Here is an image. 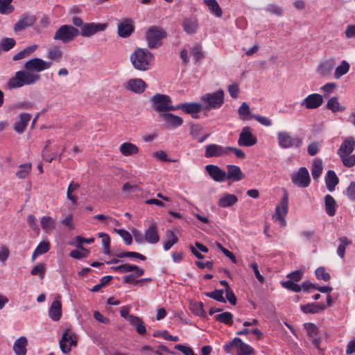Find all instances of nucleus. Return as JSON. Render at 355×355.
<instances>
[{
	"mask_svg": "<svg viewBox=\"0 0 355 355\" xmlns=\"http://www.w3.org/2000/svg\"><path fill=\"white\" fill-rule=\"evenodd\" d=\"M52 64V61L39 58L28 60L24 64V69L17 71L15 76L9 79L6 87L13 89L35 84L41 78L39 73L49 69Z\"/></svg>",
	"mask_w": 355,
	"mask_h": 355,
	"instance_id": "obj_1",
	"label": "nucleus"
},
{
	"mask_svg": "<svg viewBox=\"0 0 355 355\" xmlns=\"http://www.w3.org/2000/svg\"><path fill=\"white\" fill-rule=\"evenodd\" d=\"M155 56L147 49L137 48L130 55L133 67L139 71H148L151 68Z\"/></svg>",
	"mask_w": 355,
	"mask_h": 355,
	"instance_id": "obj_2",
	"label": "nucleus"
},
{
	"mask_svg": "<svg viewBox=\"0 0 355 355\" xmlns=\"http://www.w3.org/2000/svg\"><path fill=\"white\" fill-rule=\"evenodd\" d=\"M355 138L347 137L345 138L338 149L337 154L345 167H352L355 165Z\"/></svg>",
	"mask_w": 355,
	"mask_h": 355,
	"instance_id": "obj_3",
	"label": "nucleus"
},
{
	"mask_svg": "<svg viewBox=\"0 0 355 355\" xmlns=\"http://www.w3.org/2000/svg\"><path fill=\"white\" fill-rule=\"evenodd\" d=\"M278 146L281 149L299 150L303 146V139L286 130H279L276 133Z\"/></svg>",
	"mask_w": 355,
	"mask_h": 355,
	"instance_id": "obj_4",
	"label": "nucleus"
},
{
	"mask_svg": "<svg viewBox=\"0 0 355 355\" xmlns=\"http://www.w3.org/2000/svg\"><path fill=\"white\" fill-rule=\"evenodd\" d=\"M225 92L223 89H218L213 93H207L200 96L202 107L206 110H216L224 103Z\"/></svg>",
	"mask_w": 355,
	"mask_h": 355,
	"instance_id": "obj_5",
	"label": "nucleus"
},
{
	"mask_svg": "<svg viewBox=\"0 0 355 355\" xmlns=\"http://www.w3.org/2000/svg\"><path fill=\"white\" fill-rule=\"evenodd\" d=\"M150 102L154 110L159 114L176 110L175 106L172 105L171 97L166 94H156L150 98Z\"/></svg>",
	"mask_w": 355,
	"mask_h": 355,
	"instance_id": "obj_6",
	"label": "nucleus"
},
{
	"mask_svg": "<svg viewBox=\"0 0 355 355\" xmlns=\"http://www.w3.org/2000/svg\"><path fill=\"white\" fill-rule=\"evenodd\" d=\"M166 32L156 26L149 27L146 33V40L150 49H155L162 44V40L166 37Z\"/></svg>",
	"mask_w": 355,
	"mask_h": 355,
	"instance_id": "obj_7",
	"label": "nucleus"
},
{
	"mask_svg": "<svg viewBox=\"0 0 355 355\" xmlns=\"http://www.w3.org/2000/svg\"><path fill=\"white\" fill-rule=\"evenodd\" d=\"M79 35V30L71 25H62L55 32L53 39L66 44Z\"/></svg>",
	"mask_w": 355,
	"mask_h": 355,
	"instance_id": "obj_8",
	"label": "nucleus"
},
{
	"mask_svg": "<svg viewBox=\"0 0 355 355\" xmlns=\"http://www.w3.org/2000/svg\"><path fill=\"white\" fill-rule=\"evenodd\" d=\"M233 348L237 349L236 355H250L254 354V349L248 344L242 341L240 338H234L231 342L223 346L225 352L230 353Z\"/></svg>",
	"mask_w": 355,
	"mask_h": 355,
	"instance_id": "obj_9",
	"label": "nucleus"
},
{
	"mask_svg": "<svg viewBox=\"0 0 355 355\" xmlns=\"http://www.w3.org/2000/svg\"><path fill=\"white\" fill-rule=\"evenodd\" d=\"M288 212V196L286 192H284L283 197L281 199L280 202L276 206L275 209V214L272 216V218L277 221L280 226L285 227L286 225V221L285 217Z\"/></svg>",
	"mask_w": 355,
	"mask_h": 355,
	"instance_id": "obj_10",
	"label": "nucleus"
},
{
	"mask_svg": "<svg viewBox=\"0 0 355 355\" xmlns=\"http://www.w3.org/2000/svg\"><path fill=\"white\" fill-rule=\"evenodd\" d=\"M292 183L301 188H306L311 182V178L308 169L304 167H300L297 171L294 172L291 177Z\"/></svg>",
	"mask_w": 355,
	"mask_h": 355,
	"instance_id": "obj_11",
	"label": "nucleus"
},
{
	"mask_svg": "<svg viewBox=\"0 0 355 355\" xmlns=\"http://www.w3.org/2000/svg\"><path fill=\"white\" fill-rule=\"evenodd\" d=\"M77 344V336L75 333L66 329L62 334V338L59 342L61 351L67 354L71 351V347Z\"/></svg>",
	"mask_w": 355,
	"mask_h": 355,
	"instance_id": "obj_12",
	"label": "nucleus"
},
{
	"mask_svg": "<svg viewBox=\"0 0 355 355\" xmlns=\"http://www.w3.org/2000/svg\"><path fill=\"white\" fill-rule=\"evenodd\" d=\"M107 27L105 23H85L79 30V35L85 37H90L98 32L104 31Z\"/></svg>",
	"mask_w": 355,
	"mask_h": 355,
	"instance_id": "obj_13",
	"label": "nucleus"
},
{
	"mask_svg": "<svg viewBox=\"0 0 355 355\" xmlns=\"http://www.w3.org/2000/svg\"><path fill=\"white\" fill-rule=\"evenodd\" d=\"M237 142L239 146L250 147L257 144V139L251 132L250 128L245 126L242 128Z\"/></svg>",
	"mask_w": 355,
	"mask_h": 355,
	"instance_id": "obj_14",
	"label": "nucleus"
},
{
	"mask_svg": "<svg viewBox=\"0 0 355 355\" xmlns=\"http://www.w3.org/2000/svg\"><path fill=\"white\" fill-rule=\"evenodd\" d=\"M227 146H223L216 144H208L205 147V157L206 158L223 157L227 156Z\"/></svg>",
	"mask_w": 355,
	"mask_h": 355,
	"instance_id": "obj_15",
	"label": "nucleus"
},
{
	"mask_svg": "<svg viewBox=\"0 0 355 355\" xmlns=\"http://www.w3.org/2000/svg\"><path fill=\"white\" fill-rule=\"evenodd\" d=\"M175 108L176 110H181L185 114H191L193 119H198V114L203 109L202 105L197 102L180 103Z\"/></svg>",
	"mask_w": 355,
	"mask_h": 355,
	"instance_id": "obj_16",
	"label": "nucleus"
},
{
	"mask_svg": "<svg viewBox=\"0 0 355 355\" xmlns=\"http://www.w3.org/2000/svg\"><path fill=\"white\" fill-rule=\"evenodd\" d=\"M304 327L306 330L309 337L311 339L312 344L317 349H320L322 338L319 336V328L315 324L306 322Z\"/></svg>",
	"mask_w": 355,
	"mask_h": 355,
	"instance_id": "obj_17",
	"label": "nucleus"
},
{
	"mask_svg": "<svg viewBox=\"0 0 355 355\" xmlns=\"http://www.w3.org/2000/svg\"><path fill=\"white\" fill-rule=\"evenodd\" d=\"M323 103V98L322 96L317 93H313L308 95L305 98H304L300 105L302 107H304L309 110H314L320 106H321Z\"/></svg>",
	"mask_w": 355,
	"mask_h": 355,
	"instance_id": "obj_18",
	"label": "nucleus"
},
{
	"mask_svg": "<svg viewBox=\"0 0 355 355\" xmlns=\"http://www.w3.org/2000/svg\"><path fill=\"white\" fill-rule=\"evenodd\" d=\"M205 171L209 176L216 182H223L226 180V172L214 164L205 166Z\"/></svg>",
	"mask_w": 355,
	"mask_h": 355,
	"instance_id": "obj_19",
	"label": "nucleus"
},
{
	"mask_svg": "<svg viewBox=\"0 0 355 355\" xmlns=\"http://www.w3.org/2000/svg\"><path fill=\"white\" fill-rule=\"evenodd\" d=\"M159 117L163 120L164 125L171 129L178 128L183 123L182 117L168 112L159 114Z\"/></svg>",
	"mask_w": 355,
	"mask_h": 355,
	"instance_id": "obj_20",
	"label": "nucleus"
},
{
	"mask_svg": "<svg viewBox=\"0 0 355 355\" xmlns=\"http://www.w3.org/2000/svg\"><path fill=\"white\" fill-rule=\"evenodd\" d=\"M135 31L133 21L131 19L125 18L118 24V35L122 38H127Z\"/></svg>",
	"mask_w": 355,
	"mask_h": 355,
	"instance_id": "obj_21",
	"label": "nucleus"
},
{
	"mask_svg": "<svg viewBox=\"0 0 355 355\" xmlns=\"http://www.w3.org/2000/svg\"><path fill=\"white\" fill-rule=\"evenodd\" d=\"M226 180L232 182H239L245 178L244 173L242 172L239 166L229 164L227 166Z\"/></svg>",
	"mask_w": 355,
	"mask_h": 355,
	"instance_id": "obj_22",
	"label": "nucleus"
},
{
	"mask_svg": "<svg viewBox=\"0 0 355 355\" xmlns=\"http://www.w3.org/2000/svg\"><path fill=\"white\" fill-rule=\"evenodd\" d=\"M146 83L141 78L129 80L125 84V89L136 94H141L146 88Z\"/></svg>",
	"mask_w": 355,
	"mask_h": 355,
	"instance_id": "obj_23",
	"label": "nucleus"
},
{
	"mask_svg": "<svg viewBox=\"0 0 355 355\" xmlns=\"http://www.w3.org/2000/svg\"><path fill=\"white\" fill-rule=\"evenodd\" d=\"M58 299L55 300L51 304L49 309V318L55 321H58L62 316V303L60 301V297H58Z\"/></svg>",
	"mask_w": 355,
	"mask_h": 355,
	"instance_id": "obj_24",
	"label": "nucleus"
},
{
	"mask_svg": "<svg viewBox=\"0 0 355 355\" xmlns=\"http://www.w3.org/2000/svg\"><path fill=\"white\" fill-rule=\"evenodd\" d=\"M334 66L335 61L333 58L324 60L318 64L317 72L321 76H330Z\"/></svg>",
	"mask_w": 355,
	"mask_h": 355,
	"instance_id": "obj_25",
	"label": "nucleus"
},
{
	"mask_svg": "<svg viewBox=\"0 0 355 355\" xmlns=\"http://www.w3.org/2000/svg\"><path fill=\"white\" fill-rule=\"evenodd\" d=\"M145 241L150 244H155L159 241V235L157 232V226L152 223L145 231Z\"/></svg>",
	"mask_w": 355,
	"mask_h": 355,
	"instance_id": "obj_26",
	"label": "nucleus"
},
{
	"mask_svg": "<svg viewBox=\"0 0 355 355\" xmlns=\"http://www.w3.org/2000/svg\"><path fill=\"white\" fill-rule=\"evenodd\" d=\"M238 202V198L234 194L224 193L221 195L218 200V206L221 208H226L233 206Z\"/></svg>",
	"mask_w": 355,
	"mask_h": 355,
	"instance_id": "obj_27",
	"label": "nucleus"
},
{
	"mask_svg": "<svg viewBox=\"0 0 355 355\" xmlns=\"http://www.w3.org/2000/svg\"><path fill=\"white\" fill-rule=\"evenodd\" d=\"M35 19L33 16L22 15L19 21L15 24L14 31L19 32L34 24Z\"/></svg>",
	"mask_w": 355,
	"mask_h": 355,
	"instance_id": "obj_28",
	"label": "nucleus"
},
{
	"mask_svg": "<svg viewBox=\"0 0 355 355\" xmlns=\"http://www.w3.org/2000/svg\"><path fill=\"white\" fill-rule=\"evenodd\" d=\"M19 121H17L14 126V130L19 134L24 132L28 122L31 119V114L28 113H21L19 115Z\"/></svg>",
	"mask_w": 355,
	"mask_h": 355,
	"instance_id": "obj_29",
	"label": "nucleus"
},
{
	"mask_svg": "<svg viewBox=\"0 0 355 355\" xmlns=\"http://www.w3.org/2000/svg\"><path fill=\"white\" fill-rule=\"evenodd\" d=\"M326 305L323 303H309L300 306L301 311L306 314H315L323 311Z\"/></svg>",
	"mask_w": 355,
	"mask_h": 355,
	"instance_id": "obj_30",
	"label": "nucleus"
},
{
	"mask_svg": "<svg viewBox=\"0 0 355 355\" xmlns=\"http://www.w3.org/2000/svg\"><path fill=\"white\" fill-rule=\"evenodd\" d=\"M325 212L329 216H334L336 213L338 205L335 199L329 194L324 196Z\"/></svg>",
	"mask_w": 355,
	"mask_h": 355,
	"instance_id": "obj_31",
	"label": "nucleus"
},
{
	"mask_svg": "<svg viewBox=\"0 0 355 355\" xmlns=\"http://www.w3.org/2000/svg\"><path fill=\"white\" fill-rule=\"evenodd\" d=\"M325 184L327 189L330 192H332L335 190L336 186L339 182V179L338 176L336 175V173L333 170H329L325 175L324 178Z\"/></svg>",
	"mask_w": 355,
	"mask_h": 355,
	"instance_id": "obj_32",
	"label": "nucleus"
},
{
	"mask_svg": "<svg viewBox=\"0 0 355 355\" xmlns=\"http://www.w3.org/2000/svg\"><path fill=\"white\" fill-rule=\"evenodd\" d=\"M182 26L187 34H195L198 28V20L194 17L186 18L182 22Z\"/></svg>",
	"mask_w": 355,
	"mask_h": 355,
	"instance_id": "obj_33",
	"label": "nucleus"
},
{
	"mask_svg": "<svg viewBox=\"0 0 355 355\" xmlns=\"http://www.w3.org/2000/svg\"><path fill=\"white\" fill-rule=\"evenodd\" d=\"M139 150V148L130 142H124L119 147L120 153L125 157L137 155Z\"/></svg>",
	"mask_w": 355,
	"mask_h": 355,
	"instance_id": "obj_34",
	"label": "nucleus"
},
{
	"mask_svg": "<svg viewBox=\"0 0 355 355\" xmlns=\"http://www.w3.org/2000/svg\"><path fill=\"white\" fill-rule=\"evenodd\" d=\"M27 339L21 336L17 339L13 345V349L16 355H26Z\"/></svg>",
	"mask_w": 355,
	"mask_h": 355,
	"instance_id": "obj_35",
	"label": "nucleus"
},
{
	"mask_svg": "<svg viewBox=\"0 0 355 355\" xmlns=\"http://www.w3.org/2000/svg\"><path fill=\"white\" fill-rule=\"evenodd\" d=\"M202 130V127L200 125L196 124L191 126L190 134L193 139L197 140L199 143L204 142L209 136V134L201 136Z\"/></svg>",
	"mask_w": 355,
	"mask_h": 355,
	"instance_id": "obj_36",
	"label": "nucleus"
},
{
	"mask_svg": "<svg viewBox=\"0 0 355 355\" xmlns=\"http://www.w3.org/2000/svg\"><path fill=\"white\" fill-rule=\"evenodd\" d=\"M165 239L166 241H164V249L166 251L169 250L171 247L178 241V237L171 230H168L166 231Z\"/></svg>",
	"mask_w": 355,
	"mask_h": 355,
	"instance_id": "obj_37",
	"label": "nucleus"
},
{
	"mask_svg": "<svg viewBox=\"0 0 355 355\" xmlns=\"http://www.w3.org/2000/svg\"><path fill=\"white\" fill-rule=\"evenodd\" d=\"M350 65L346 60H342L340 64L336 67L334 77L335 79H340L342 76L347 74L349 71Z\"/></svg>",
	"mask_w": 355,
	"mask_h": 355,
	"instance_id": "obj_38",
	"label": "nucleus"
},
{
	"mask_svg": "<svg viewBox=\"0 0 355 355\" xmlns=\"http://www.w3.org/2000/svg\"><path fill=\"white\" fill-rule=\"evenodd\" d=\"M338 241L339 244L337 248V254L340 258L343 259L346 248L352 244V241L346 236H341L338 238Z\"/></svg>",
	"mask_w": 355,
	"mask_h": 355,
	"instance_id": "obj_39",
	"label": "nucleus"
},
{
	"mask_svg": "<svg viewBox=\"0 0 355 355\" xmlns=\"http://www.w3.org/2000/svg\"><path fill=\"white\" fill-rule=\"evenodd\" d=\"M323 170L322 162L320 159H315L311 166V175L314 180H318Z\"/></svg>",
	"mask_w": 355,
	"mask_h": 355,
	"instance_id": "obj_40",
	"label": "nucleus"
},
{
	"mask_svg": "<svg viewBox=\"0 0 355 355\" xmlns=\"http://www.w3.org/2000/svg\"><path fill=\"white\" fill-rule=\"evenodd\" d=\"M144 273V270L143 268H139L134 271L133 273L125 275L122 278L123 283L125 284H137L138 279L137 278L142 276Z\"/></svg>",
	"mask_w": 355,
	"mask_h": 355,
	"instance_id": "obj_41",
	"label": "nucleus"
},
{
	"mask_svg": "<svg viewBox=\"0 0 355 355\" xmlns=\"http://www.w3.org/2000/svg\"><path fill=\"white\" fill-rule=\"evenodd\" d=\"M204 3L213 15L217 17H221L223 12L216 0H204Z\"/></svg>",
	"mask_w": 355,
	"mask_h": 355,
	"instance_id": "obj_42",
	"label": "nucleus"
},
{
	"mask_svg": "<svg viewBox=\"0 0 355 355\" xmlns=\"http://www.w3.org/2000/svg\"><path fill=\"white\" fill-rule=\"evenodd\" d=\"M130 324L135 327L136 330L139 334L143 335L146 333V329L142 320L137 316L131 315L130 318Z\"/></svg>",
	"mask_w": 355,
	"mask_h": 355,
	"instance_id": "obj_43",
	"label": "nucleus"
},
{
	"mask_svg": "<svg viewBox=\"0 0 355 355\" xmlns=\"http://www.w3.org/2000/svg\"><path fill=\"white\" fill-rule=\"evenodd\" d=\"M50 250V243L48 241L40 242L33 252L32 261H35L37 257L46 253Z\"/></svg>",
	"mask_w": 355,
	"mask_h": 355,
	"instance_id": "obj_44",
	"label": "nucleus"
},
{
	"mask_svg": "<svg viewBox=\"0 0 355 355\" xmlns=\"http://www.w3.org/2000/svg\"><path fill=\"white\" fill-rule=\"evenodd\" d=\"M327 108L333 112H343L345 110V107L340 105L338 99L336 96H333L329 99L327 103Z\"/></svg>",
	"mask_w": 355,
	"mask_h": 355,
	"instance_id": "obj_45",
	"label": "nucleus"
},
{
	"mask_svg": "<svg viewBox=\"0 0 355 355\" xmlns=\"http://www.w3.org/2000/svg\"><path fill=\"white\" fill-rule=\"evenodd\" d=\"M42 228L46 232H49L55 227V220L51 216H44L41 218Z\"/></svg>",
	"mask_w": 355,
	"mask_h": 355,
	"instance_id": "obj_46",
	"label": "nucleus"
},
{
	"mask_svg": "<svg viewBox=\"0 0 355 355\" xmlns=\"http://www.w3.org/2000/svg\"><path fill=\"white\" fill-rule=\"evenodd\" d=\"M37 48V46L36 44L28 46L26 47L22 51H19L17 54H15L12 59L13 60H21L26 57L29 56L31 54H32Z\"/></svg>",
	"mask_w": 355,
	"mask_h": 355,
	"instance_id": "obj_47",
	"label": "nucleus"
},
{
	"mask_svg": "<svg viewBox=\"0 0 355 355\" xmlns=\"http://www.w3.org/2000/svg\"><path fill=\"white\" fill-rule=\"evenodd\" d=\"M32 169L31 163L21 164L19 170L16 172V176L19 179H24L28 176Z\"/></svg>",
	"mask_w": 355,
	"mask_h": 355,
	"instance_id": "obj_48",
	"label": "nucleus"
},
{
	"mask_svg": "<svg viewBox=\"0 0 355 355\" xmlns=\"http://www.w3.org/2000/svg\"><path fill=\"white\" fill-rule=\"evenodd\" d=\"M12 0H0V13L8 15L13 12L14 6L12 5Z\"/></svg>",
	"mask_w": 355,
	"mask_h": 355,
	"instance_id": "obj_49",
	"label": "nucleus"
},
{
	"mask_svg": "<svg viewBox=\"0 0 355 355\" xmlns=\"http://www.w3.org/2000/svg\"><path fill=\"white\" fill-rule=\"evenodd\" d=\"M240 119L246 121L250 119V110L249 105L243 102L238 109Z\"/></svg>",
	"mask_w": 355,
	"mask_h": 355,
	"instance_id": "obj_50",
	"label": "nucleus"
},
{
	"mask_svg": "<svg viewBox=\"0 0 355 355\" xmlns=\"http://www.w3.org/2000/svg\"><path fill=\"white\" fill-rule=\"evenodd\" d=\"M98 237L102 239V245L105 254H110V237L107 233H98Z\"/></svg>",
	"mask_w": 355,
	"mask_h": 355,
	"instance_id": "obj_51",
	"label": "nucleus"
},
{
	"mask_svg": "<svg viewBox=\"0 0 355 355\" xmlns=\"http://www.w3.org/2000/svg\"><path fill=\"white\" fill-rule=\"evenodd\" d=\"M215 319L216 320L225 324H232L233 321V315L230 312L225 311L216 315Z\"/></svg>",
	"mask_w": 355,
	"mask_h": 355,
	"instance_id": "obj_52",
	"label": "nucleus"
},
{
	"mask_svg": "<svg viewBox=\"0 0 355 355\" xmlns=\"http://www.w3.org/2000/svg\"><path fill=\"white\" fill-rule=\"evenodd\" d=\"M223 293H224L223 290L216 289V290H214L212 292L205 293V295L207 297H210L211 299H214V300H216L218 302L225 303V299L223 297Z\"/></svg>",
	"mask_w": 355,
	"mask_h": 355,
	"instance_id": "obj_53",
	"label": "nucleus"
},
{
	"mask_svg": "<svg viewBox=\"0 0 355 355\" xmlns=\"http://www.w3.org/2000/svg\"><path fill=\"white\" fill-rule=\"evenodd\" d=\"M94 241V238L85 239L81 236H77L76 237V246L83 250L87 252V249L83 246V243L91 244Z\"/></svg>",
	"mask_w": 355,
	"mask_h": 355,
	"instance_id": "obj_54",
	"label": "nucleus"
},
{
	"mask_svg": "<svg viewBox=\"0 0 355 355\" xmlns=\"http://www.w3.org/2000/svg\"><path fill=\"white\" fill-rule=\"evenodd\" d=\"M191 311L193 314L198 316L204 317L205 315L202 302H194L191 304Z\"/></svg>",
	"mask_w": 355,
	"mask_h": 355,
	"instance_id": "obj_55",
	"label": "nucleus"
},
{
	"mask_svg": "<svg viewBox=\"0 0 355 355\" xmlns=\"http://www.w3.org/2000/svg\"><path fill=\"white\" fill-rule=\"evenodd\" d=\"M16 42L13 38L6 37L1 40L0 48L4 51H9L15 46Z\"/></svg>",
	"mask_w": 355,
	"mask_h": 355,
	"instance_id": "obj_56",
	"label": "nucleus"
},
{
	"mask_svg": "<svg viewBox=\"0 0 355 355\" xmlns=\"http://www.w3.org/2000/svg\"><path fill=\"white\" fill-rule=\"evenodd\" d=\"M114 232L123 239L126 245L132 243V236L129 232L122 229H114Z\"/></svg>",
	"mask_w": 355,
	"mask_h": 355,
	"instance_id": "obj_57",
	"label": "nucleus"
},
{
	"mask_svg": "<svg viewBox=\"0 0 355 355\" xmlns=\"http://www.w3.org/2000/svg\"><path fill=\"white\" fill-rule=\"evenodd\" d=\"M315 275L318 280L328 282L330 279V275L326 272L324 267H319L315 271Z\"/></svg>",
	"mask_w": 355,
	"mask_h": 355,
	"instance_id": "obj_58",
	"label": "nucleus"
},
{
	"mask_svg": "<svg viewBox=\"0 0 355 355\" xmlns=\"http://www.w3.org/2000/svg\"><path fill=\"white\" fill-rule=\"evenodd\" d=\"M32 275H38L40 279H43L45 277V267L42 263H38L34 266L31 270Z\"/></svg>",
	"mask_w": 355,
	"mask_h": 355,
	"instance_id": "obj_59",
	"label": "nucleus"
},
{
	"mask_svg": "<svg viewBox=\"0 0 355 355\" xmlns=\"http://www.w3.org/2000/svg\"><path fill=\"white\" fill-rule=\"evenodd\" d=\"M62 51L56 47L50 49L48 51L47 58L51 60L58 61L62 57Z\"/></svg>",
	"mask_w": 355,
	"mask_h": 355,
	"instance_id": "obj_60",
	"label": "nucleus"
},
{
	"mask_svg": "<svg viewBox=\"0 0 355 355\" xmlns=\"http://www.w3.org/2000/svg\"><path fill=\"white\" fill-rule=\"evenodd\" d=\"M118 258H124V257H130V258H137L140 260L145 261L146 259V257L138 252H121L120 254H118L117 255Z\"/></svg>",
	"mask_w": 355,
	"mask_h": 355,
	"instance_id": "obj_61",
	"label": "nucleus"
},
{
	"mask_svg": "<svg viewBox=\"0 0 355 355\" xmlns=\"http://www.w3.org/2000/svg\"><path fill=\"white\" fill-rule=\"evenodd\" d=\"M282 285L284 288L296 293L300 292L302 290L301 286L293 281L288 280L283 282H282Z\"/></svg>",
	"mask_w": 355,
	"mask_h": 355,
	"instance_id": "obj_62",
	"label": "nucleus"
},
{
	"mask_svg": "<svg viewBox=\"0 0 355 355\" xmlns=\"http://www.w3.org/2000/svg\"><path fill=\"white\" fill-rule=\"evenodd\" d=\"M93 218L98 220L105 225H108L110 223L116 224L118 222L116 219L113 218L108 215H105V214H96V215L94 216Z\"/></svg>",
	"mask_w": 355,
	"mask_h": 355,
	"instance_id": "obj_63",
	"label": "nucleus"
},
{
	"mask_svg": "<svg viewBox=\"0 0 355 355\" xmlns=\"http://www.w3.org/2000/svg\"><path fill=\"white\" fill-rule=\"evenodd\" d=\"M336 85L334 83H328L321 87L320 90L324 93V97H328L336 89Z\"/></svg>",
	"mask_w": 355,
	"mask_h": 355,
	"instance_id": "obj_64",
	"label": "nucleus"
}]
</instances>
